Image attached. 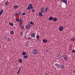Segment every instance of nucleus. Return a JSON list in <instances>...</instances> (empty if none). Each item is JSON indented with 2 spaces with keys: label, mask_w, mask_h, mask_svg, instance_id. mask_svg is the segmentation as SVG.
I'll return each instance as SVG.
<instances>
[{
  "label": "nucleus",
  "mask_w": 75,
  "mask_h": 75,
  "mask_svg": "<svg viewBox=\"0 0 75 75\" xmlns=\"http://www.w3.org/2000/svg\"><path fill=\"white\" fill-rule=\"evenodd\" d=\"M34 8V6H33V4H30L28 5V7L26 8V10H31V9H33Z\"/></svg>",
  "instance_id": "f257e3e1"
},
{
  "label": "nucleus",
  "mask_w": 75,
  "mask_h": 75,
  "mask_svg": "<svg viewBox=\"0 0 75 75\" xmlns=\"http://www.w3.org/2000/svg\"><path fill=\"white\" fill-rule=\"evenodd\" d=\"M33 53L34 54H37L38 53V52L36 49H34L33 51Z\"/></svg>",
  "instance_id": "f03ea898"
},
{
  "label": "nucleus",
  "mask_w": 75,
  "mask_h": 75,
  "mask_svg": "<svg viewBox=\"0 0 75 75\" xmlns=\"http://www.w3.org/2000/svg\"><path fill=\"white\" fill-rule=\"evenodd\" d=\"M55 65L58 68H61V64L56 63L55 64Z\"/></svg>",
  "instance_id": "7ed1b4c3"
},
{
  "label": "nucleus",
  "mask_w": 75,
  "mask_h": 75,
  "mask_svg": "<svg viewBox=\"0 0 75 75\" xmlns=\"http://www.w3.org/2000/svg\"><path fill=\"white\" fill-rule=\"evenodd\" d=\"M61 1H62V2H63V3H65V4H66L67 6H68V5H67V0H61Z\"/></svg>",
  "instance_id": "20e7f679"
},
{
  "label": "nucleus",
  "mask_w": 75,
  "mask_h": 75,
  "mask_svg": "<svg viewBox=\"0 0 75 75\" xmlns=\"http://www.w3.org/2000/svg\"><path fill=\"white\" fill-rule=\"evenodd\" d=\"M31 28V26L30 25L28 24L26 25V29H28V28Z\"/></svg>",
  "instance_id": "39448f33"
},
{
  "label": "nucleus",
  "mask_w": 75,
  "mask_h": 75,
  "mask_svg": "<svg viewBox=\"0 0 75 75\" xmlns=\"http://www.w3.org/2000/svg\"><path fill=\"white\" fill-rule=\"evenodd\" d=\"M5 4L6 6H9V2L8 1H6L5 2Z\"/></svg>",
  "instance_id": "423d86ee"
},
{
  "label": "nucleus",
  "mask_w": 75,
  "mask_h": 75,
  "mask_svg": "<svg viewBox=\"0 0 75 75\" xmlns=\"http://www.w3.org/2000/svg\"><path fill=\"white\" fill-rule=\"evenodd\" d=\"M64 28L62 26H61L59 28V30L60 31H63Z\"/></svg>",
  "instance_id": "0eeeda50"
},
{
  "label": "nucleus",
  "mask_w": 75,
  "mask_h": 75,
  "mask_svg": "<svg viewBox=\"0 0 75 75\" xmlns=\"http://www.w3.org/2000/svg\"><path fill=\"white\" fill-rule=\"evenodd\" d=\"M31 36V37L34 38V37H35V34H31L30 35Z\"/></svg>",
  "instance_id": "6e6552de"
},
{
  "label": "nucleus",
  "mask_w": 75,
  "mask_h": 75,
  "mask_svg": "<svg viewBox=\"0 0 75 75\" xmlns=\"http://www.w3.org/2000/svg\"><path fill=\"white\" fill-rule=\"evenodd\" d=\"M64 68H65V67L63 64H61L60 68L61 69H64Z\"/></svg>",
  "instance_id": "1a4fd4ad"
},
{
  "label": "nucleus",
  "mask_w": 75,
  "mask_h": 75,
  "mask_svg": "<svg viewBox=\"0 0 75 75\" xmlns=\"http://www.w3.org/2000/svg\"><path fill=\"white\" fill-rule=\"evenodd\" d=\"M42 41H43V42L46 43V42H47V39H44Z\"/></svg>",
  "instance_id": "9d476101"
},
{
  "label": "nucleus",
  "mask_w": 75,
  "mask_h": 75,
  "mask_svg": "<svg viewBox=\"0 0 75 75\" xmlns=\"http://www.w3.org/2000/svg\"><path fill=\"white\" fill-rule=\"evenodd\" d=\"M4 11V9H2L1 10V11H0V15H1V14H2L3 13V12Z\"/></svg>",
  "instance_id": "9b49d317"
},
{
  "label": "nucleus",
  "mask_w": 75,
  "mask_h": 75,
  "mask_svg": "<svg viewBox=\"0 0 75 75\" xmlns=\"http://www.w3.org/2000/svg\"><path fill=\"white\" fill-rule=\"evenodd\" d=\"M23 58H24L25 59H27V58H28V55H27L26 56H23Z\"/></svg>",
  "instance_id": "f8f14e48"
},
{
  "label": "nucleus",
  "mask_w": 75,
  "mask_h": 75,
  "mask_svg": "<svg viewBox=\"0 0 75 75\" xmlns=\"http://www.w3.org/2000/svg\"><path fill=\"white\" fill-rule=\"evenodd\" d=\"M39 16H40V17H41L42 16V12H40L39 13Z\"/></svg>",
  "instance_id": "ddd939ff"
},
{
  "label": "nucleus",
  "mask_w": 75,
  "mask_h": 75,
  "mask_svg": "<svg viewBox=\"0 0 75 75\" xmlns=\"http://www.w3.org/2000/svg\"><path fill=\"white\" fill-rule=\"evenodd\" d=\"M49 19L50 20H53V17L52 16H51L49 18Z\"/></svg>",
  "instance_id": "4468645a"
},
{
  "label": "nucleus",
  "mask_w": 75,
  "mask_h": 75,
  "mask_svg": "<svg viewBox=\"0 0 75 75\" xmlns=\"http://www.w3.org/2000/svg\"><path fill=\"white\" fill-rule=\"evenodd\" d=\"M18 62L19 63H22L23 62V60L21 59H20L18 60Z\"/></svg>",
  "instance_id": "2eb2a0df"
},
{
  "label": "nucleus",
  "mask_w": 75,
  "mask_h": 75,
  "mask_svg": "<svg viewBox=\"0 0 75 75\" xmlns=\"http://www.w3.org/2000/svg\"><path fill=\"white\" fill-rule=\"evenodd\" d=\"M18 7V6L17 5H15L14 6V8H17Z\"/></svg>",
  "instance_id": "dca6fc26"
},
{
  "label": "nucleus",
  "mask_w": 75,
  "mask_h": 75,
  "mask_svg": "<svg viewBox=\"0 0 75 75\" xmlns=\"http://www.w3.org/2000/svg\"><path fill=\"white\" fill-rule=\"evenodd\" d=\"M57 20V18H53V21H56Z\"/></svg>",
  "instance_id": "f3484780"
},
{
  "label": "nucleus",
  "mask_w": 75,
  "mask_h": 75,
  "mask_svg": "<svg viewBox=\"0 0 75 75\" xmlns=\"http://www.w3.org/2000/svg\"><path fill=\"white\" fill-rule=\"evenodd\" d=\"M64 58V60H67V59H68V58H67V56H65L64 57H63Z\"/></svg>",
  "instance_id": "a211bd4d"
},
{
  "label": "nucleus",
  "mask_w": 75,
  "mask_h": 75,
  "mask_svg": "<svg viewBox=\"0 0 75 75\" xmlns=\"http://www.w3.org/2000/svg\"><path fill=\"white\" fill-rule=\"evenodd\" d=\"M9 24L10 25H11V26H13V23L11 22L9 23Z\"/></svg>",
  "instance_id": "6ab92c4d"
},
{
  "label": "nucleus",
  "mask_w": 75,
  "mask_h": 75,
  "mask_svg": "<svg viewBox=\"0 0 75 75\" xmlns=\"http://www.w3.org/2000/svg\"><path fill=\"white\" fill-rule=\"evenodd\" d=\"M36 38L37 39H38L40 37V36L38 35H37L36 36Z\"/></svg>",
  "instance_id": "aec40b11"
},
{
  "label": "nucleus",
  "mask_w": 75,
  "mask_h": 75,
  "mask_svg": "<svg viewBox=\"0 0 75 75\" xmlns=\"http://www.w3.org/2000/svg\"><path fill=\"white\" fill-rule=\"evenodd\" d=\"M22 55H26V53L24 52L22 53Z\"/></svg>",
  "instance_id": "412c9836"
},
{
  "label": "nucleus",
  "mask_w": 75,
  "mask_h": 75,
  "mask_svg": "<svg viewBox=\"0 0 75 75\" xmlns=\"http://www.w3.org/2000/svg\"><path fill=\"white\" fill-rule=\"evenodd\" d=\"M30 24H32L33 25H34V23L32 21H31L30 22Z\"/></svg>",
  "instance_id": "4be33fe9"
},
{
  "label": "nucleus",
  "mask_w": 75,
  "mask_h": 75,
  "mask_svg": "<svg viewBox=\"0 0 75 75\" xmlns=\"http://www.w3.org/2000/svg\"><path fill=\"white\" fill-rule=\"evenodd\" d=\"M10 33L11 34H14V32H13V31H11Z\"/></svg>",
  "instance_id": "5701e85b"
},
{
  "label": "nucleus",
  "mask_w": 75,
  "mask_h": 75,
  "mask_svg": "<svg viewBox=\"0 0 75 75\" xmlns=\"http://www.w3.org/2000/svg\"><path fill=\"white\" fill-rule=\"evenodd\" d=\"M75 38H73L71 39V40H72V41H75Z\"/></svg>",
  "instance_id": "b1692460"
},
{
  "label": "nucleus",
  "mask_w": 75,
  "mask_h": 75,
  "mask_svg": "<svg viewBox=\"0 0 75 75\" xmlns=\"http://www.w3.org/2000/svg\"><path fill=\"white\" fill-rule=\"evenodd\" d=\"M47 10H48V8L46 7L45 8V12H47Z\"/></svg>",
  "instance_id": "393cba45"
},
{
  "label": "nucleus",
  "mask_w": 75,
  "mask_h": 75,
  "mask_svg": "<svg viewBox=\"0 0 75 75\" xmlns=\"http://www.w3.org/2000/svg\"><path fill=\"white\" fill-rule=\"evenodd\" d=\"M23 23L22 20V19H20V23Z\"/></svg>",
  "instance_id": "a878e982"
},
{
  "label": "nucleus",
  "mask_w": 75,
  "mask_h": 75,
  "mask_svg": "<svg viewBox=\"0 0 75 75\" xmlns=\"http://www.w3.org/2000/svg\"><path fill=\"white\" fill-rule=\"evenodd\" d=\"M44 11V9L43 8H41V11Z\"/></svg>",
  "instance_id": "bb28decb"
},
{
  "label": "nucleus",
  "mask_w": 75,
  "mask_h": 75,
  "mask_svg": "<svg viewBox=\"0 0 75 75\" xmlns=\"http://www.w3.org/2000/svg\"><path fill=\"white\" fill-rule=\"evenodd\" d=\"M16 21H17V22H19V21H20V20H19V19H18L17 18H16Z\"/></svg>",
  "instance_id": "cd10ccee"
},
{
  "label": "nucleus",
  "mask_w": 75,
  "mask_h": 75,
  "mask_svg": "<svg viewBox=\"0 0 75 75\" xmlns=\"http://www.w3.org/2000/svg\"><path fill=\"white\" fill-rule=\"evenodd\" d=\"M7 41H8V42H10V41H11V39H10L8 38V39Z\"/></svg>",
  "instance_id": "c85d7f7f"
},
{
  "label": "nucleus",
  "mask_w": 75,
  "mask_h": 75,
  "mask_svg": "<svg viewBox=\"0 0 75 75\" xmlns=\"http://www.w3.org/2000/svg\"><path fill=\"white\" fill-rule=\"evenodd\" d=\"M20 34L21 35H22L23 34V32L21 31V32L20 33Z\"/></svg>",
  "instance_id": "c756f323"
},
{
  "label": "nucleus",
  "mask_w": 75,
  "mask_h": 75,
  "mask_svg": "<svg viewBox=\"0 0 75 75\" xmlns=\"http://www.w3.org/2000/svg\"><path fill=\"white\" fill-rule=\"evenodd\" d=\"M22 27V30H23V29H24V26L23 25H22V26H21Z\"/></svg>",
  "instance_id": "7c9ffc66"
},
{
  "label": "nucleus",
  "mask_w": 75,
  "mask_h": 75,
  "mask_svg": "<svg viewBox=\"0 0 75 75\" xmlns=\"http://www.w3.org/2000/svg\"><path fill=\"white\" fill-rule=\"evenodd\" d=\"M4 38H5V40H7V36H4Z\"/></svg>",
  "instance_id": "2f4dec72"
},
{
  "label": "nucleus",
  "mask_w": 75,
  "mask_h": 75,
  "mask_svg": "<svg viewBox=\"0 0 75 75\" xmlns=\"http://www.w3.org/2000/svg\"><path fill=\"white\" fill-rule=\"evenodd\" d=\"M71 52H75V50H73Z\"/></svg>",
  "instance_id": "473e14b6"
},
{
  "label": "nucleus",
  "mask_w": 75,
  "mask_h": 75,
  "mask_svg": "<svg viewBox=\"0 0 75 75\" xmlns=\"http://www.w3.org/2000/svg\"><path fill=\"white\" fill-rule=\"evenodd\" d=\"M20 71H19V70H18V71L17 72V75H18V74H19L20 73Z\"/></svg>",
  "instance_id": "72a5a7b5"
},
{
  "label": "nucleus",
  "mask_w": 75,
  "mask_h": 75,
  "mask_svg": "<svg viewBox=\"0 0 75 75\" xmlns=\"http://www.w3.org/2000/svg\"><path fill=\"white\" fill-rule=\"evenodd\" d=\"M18 15V13H16L15 14V16H17Z\"/></svg>",
  "instance_id": "f704fd0d"
},
{
  "label": "nucleus",
  "mask_w": 75,
  "mask_h": 75,
  "mask_svg": "<svg viewBox=\"0 0 75 75\" xmlns=\"http://www.w3.org/2000/svg\"><path fill=\"white\" fill-rule=\"evenodd\" d=\"M22 25V23H20V27H21Z\"/></svg>",
  "instance_id": "c9c22d12"
},
{
  "label": "nucleus",
  "mask_w": 75,
  "mask_h": 75,
  "mask_svg": "<svg viewBox=\"0 0 75 75\" xmlns=\"http://www.w3.org/2000/svg\"><path fill=\"white\" fill-rule=\"evenodd\" d=\"M22 14L23 15H25L26 14L25 13H23V12Z\"/></svg>",
  "instance_id": "e433bc0d"
},
{
  "label": "nucleus",
  "mask_w": 75,
  "mask_h": 75,
  "mask_svg": "<svg viewBox=\"0 0 75 75\" xmlns=\"http://www.w3.org/2000/svg\"><path fill=\"white\" fill-rule=\"evenodd\" d=\"M45 75H49V74L48 73H46L45 74Z\"/></svg>",
  "instance_id": "4c0bfd02"
},
{
  "label": "nucleus",
  "mask_w": 75,
  "mask_h": 75,
  "mask_svg": "<svg viewBox=\"0 0 75 75\" xmlns=\"http://www.w3.org/2000/svg\"><path fill=\"white\" fill-rule=\"evenodd\" d=\"M38 13H36V16H38Z\"/></svg>",
  "instance_id": "58836bf2"
},
{
  "label": "nucleus",
  "mask_w": 75,
  "mask_h": 75,
  "mask_svg": "<svg viewBox=\"0 0 75 75\" xmlns=\"http://www.w3.org/2000/svg\"><path fill=\"white\" fill-rule=\"evenodd\" d=\"M63 57V56H62V55H60V58H61V57Z\"/></svg>",
  "instance_id": "ea45409f"
},
{
  "label": "nucleus",
  "mask_w": 75,
  "mask_h": 75,
  "mask_svg": "<svg viewBox=\"0 0 75 75\" xmlns=\"http://www.w3.org/2000/svg\"><path fill=\"white\" fill-rule=\"evenodd\" d=\"M21 68L20 67V68H19V70H18V71H20V70H21Z\"/></svg>",
  "instance_id": "a19ab883"
},
{
  "label": "nucleus",
  "mask_w": 75,
  "mask_h": 75,
  "mask_svg": "<svg viewBox=\"0 0 75 75\" xmlns=\"http://www.w3.org/2000/svg\"><path fill=\"white\" fill-rule=\"evenodd\" d=\"M32 10H33L32 12H34V9H33Z\"/></svg>",
  "instance_id": "79ce46f5"
},
{
  "label": "nucleus",
  "mask_w": 75,
  "mask_h": 75,
  "mask_svg": "<svg viewBox=\"0 0 75 75\" xmlns=\"http://www.w3.org/2000/svg\"><path fill=\"white\" fill-rule=\"evenodd\" d=\"M28 38L29 39H31V38L30 37H29Z\"/></svg>",
  "instance_id": "37998d69"
},
{
  "label": "nucleus",
  "mask_w": 75,
  "mask_h": 75,
  "mask_svg": "<svg viewBox=\"0 0 75 75\" xmlns=\"http://www.w3.org/2000/svg\"><path fill=\"white\" fill-rule=\"evenodd\" d=\"M41 12H42V13H44V11H41Z\"/></svg>",
  "instance_id": "c03bdc74"
},
{
  "label": "nucleus",
  "mask_w": 75,
  "mask_h": 75,
  "mask_svg": "<svg viewBox=\"0 0 75 75\" xmlns=\"http://www.w3.org/2000/svg\"><path fill=\"white\" fill-rule=\"evenodd\" d=\"M19 13H21V11H19Z\"/></svg>",
  "instance_id": "a18cd8bd"
},
{
  "label": "nucleus",
  "mask_w": 75,
  "mask_h": 75,
  "mask_svg": "<svg viewBox=\"0 0 75 75\" xmlns=\"http://www.w3.org/2000/svg\"><path fill=\"white\" fill-rule=\"evenodd\" d=\"M21 13H19V16H20V15H21Z\"/></svg>",
  "instance_id": "49530a36"
},
{
  "label": "nucleus",
  "mask_w": 75,
  "mask_h": 75,
  "mask_svg": "<svg viewBox=\"0 0 75 75\" xmlns=\"http://www.w3.org/2000/svg\"><path fill=\"white\" fill-rule=\"evenodd\" d=\"M74 73H75V71H74Z\"/></svg>",
  "instance_id": "de8ad7c7"
}]
</instances>
